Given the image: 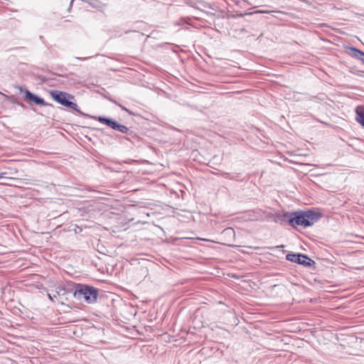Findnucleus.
<instances>
[{
  "mask_svg": "<svg viewBox=\"0 0 364 364\" xmlns=\"http://www.w3.org/2000/svg\"><path fill=\"white\" fill-rule=\"evenodd\" d=\"M50 96L60 105L69 107L75 111L79 112L78 106L76 103L69 101V99H74V96L65 92L57 90L49 91Z\"/></svg>",
  "mask_w": 364,
  "mask_h": 364,
  "instance_id": "3",
  "label": "nucleus"
},
{
  "mask_svg": "<svg viewBox=\"0 0 364 364\" xmlns=\"http://www.w3.org/2000/svg\"><path fill=\"white\" fill-rule=\"evenodd\" d=\"M352 50L353 51L354 55L364 63V53L355 48H352Z\"/></svg>",
  "mask_w": 364,
  "mask_h": 364,
  "instance_id": "10",
  "label": "nucleus"
},
{
  "mask_svg": "<svg viewBox=\"0 0 364 364\" xmlns=\"http://www.w3.org/2000/svg\"><path fill=\"white\" fill-rule=\"evenodd\" d=\"M18 105H19V107H24V105L22 103V102H17L16 103Z\"/></svg>",
  "mask_w": 364,
  "mask_h": 364,
  "instance_id": "12",
  "label": "nucleus"
},
{
  "mask_svg": "<svg viewBox=\"0 0 364 364\" xmlns=\"http://www.w3.org/2000/svg\"><path fill=\"white\" fill-rule=\"evenodd\" d=\"M19 89L21 92L24 93V100L26 102L29 103L33 102L36 105L41 106H52V105L45 102V100L43 98L34 95L28 90H23L22 87H19Z\"/></svg>",
  "mask_w": 364,
  "mask_h": 364,
  "instance_id": "4",
  "label": "nucleus"
},
{
  "mask_svg": "<svg viewBox=\"0 0 364 364\" xmlns=\"http://www.w3.org/2000/svg\"><path fill=\"white\" fill-rule=\"evenodd\" d=\"M271 12H272V11L257 10V11L250 12V13L240 14H238V16L243 17L245 15H252V14H269Z\"/></svg>",
  "mask_w": 364,
  "mask_h": 364,
  "instance_id": "9",
  "label": "nucleus"
},
{
  "mask_svg": "<svg viewBox=\"0 0 364 364\" xmlns=\"http://www.w3.org/2000/svg\"><path fill=\"white\" fill-rule=\"evenodd\" d=\"M286 259L290 262L302 264L305 267H309L311 263L314 262L309 257L301 254H287Z\"/></svg>",
  "mask_w": 364,
  "mask_h": 364,
  "instance_id": "5",
  "label": "nucleus"
},
{
  "mask_svg": "<svg viewBox=\"0 0 364 364\" xmlns=\"http://www.w3.org/2000/svg\"><path fill=\"white\" fill-rule=\"evenodd\" d=\"M73 296L78 300L84 299L87 303L92 304L96 301L98 291L93 287L79 284L75 287Z\"/></svg>",
  "mask_w": 364,
  "mask_h": 364,
  "instance_id": "2",
  "label": "nucleus"
},
{
  "mask_svg": "<svg viewBox=\"0 0 364 364\" xmlns=\"http://www.w3.org/2000/svg\"><path fill=\"white\" fill-rule=\"evenodd\" d=\"M4 174H5V173H1L0 174V178H4Z\"/></svg>",
  "mask_w": 364,
  "mask_h": 364,
  "instance_id": "13",
  "label": "nucleus"
},
{
  "mask_svg": "<svg viewBox=\"0 0 364 364\" xmlns=\"http://www.w3.org/2000/svg\"><path fill=\"white\" fill-rule=\"evenodd\" d=\"M282 217L288 218L289 224L295 228L297 225L304 228L309 227L316 223L320 218V215L311 210L305 212H294L291 213H277L275 215L274 221L277 222L282 219Z\"/></svg>",
  "mask_w": 364,
  "mask_h": 364,
  "instance_id": "1",
  "label": "nucleus"
},
{
  "mask_svg": "<svg viewBox=\"0 0 364 364\" xmlns=\"http://www.w3.org/2000/svg\"><path fill=\"white\" fill-rule=\"evenodd\" d=\"M109 100H110L111 102H112L113 103H114L115 105H118L119 107H121V109H122V110H124L125 112H127V113H129V114H132V112L130 110H129L128 109H127L126 107H124V106H122V105L118 104V103L117 102V101H115V100H112V99H110Z\"/></svg>",
  "mask_w": 364,
  "mask_h": 364,
  "instance_id": "11",
  "label": "nucleus"
},
{
  "mask_svg": "<svg viewBox=\"0 0 364 364\" xmlns=\"http://www.w3.org/2000/svg\"><path fill=\"white\" fill-rule=\"evenodd\" d=\"M356 121L364 127V106H358L355 109Z\"/></svg>",
  "mask_w": 364,
  "mask_h": 364,
  "instance_id": "6",
  "label": "nucleus"
},
{
  "mask_svg": "<svg viewBox=\"0 0 364 364\" xmlns=\"http://www.w3.org/2000/svg\"><path fill=\"white\" fill-rule=\"evenodd\" d=\"M97 120H98V122L106 124L107 126H108L109 127H110L112 129L114 127V124L116 122L112 119L106 118L104 117H99L97 118Z\"/></svg>",
  "mask_w": 364,
  "mask_h": 364,
  "instance_id": "8",
  "label": "nucleus"
},
{
  "mask_svg": "<svg viewBox=\"0 0 364 364\" xmlns=\"http://www.w3.org/2000/svg\"><path fill=\"white\" fill-rule=\"evenodd\" d=\"M114 130H117L121 133L130 134H132V132L129 130L128 127L126 126L119 124L117 122H115L114 124V127L112 128Z\"/></svg>",
  "mask_w": 364,
  "mask_h": 364,
  "instance_id": "7",
  "label": "nucleus"
}]
</instances>
